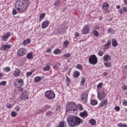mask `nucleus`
<instances>
[{"mask_svg": "<svg viewBox=\"0 0 127 127\" xmlns=\"http://www.w3.org/2000/svg\"><path fill=\"white\" fill-rule=\"evenodd\" d=\"M52 114V112L51 111H50V112H48L47 113H46V116L47 117H50V116H51Z\"/></svg>", "mask_w": 127, "mask_h": 127, "instance_id": "51", "label": "nucleus"}, {"mask_svg": "<svg viewBox=\"0 0 127 127\" xmlns=\"http://www.w3.org/2000/svg\"><path fill=\"white\" fill-rule=\"evenodd\" d=\"M92 34L94 35L95 37H98L99 36V32L98 31L93 30L92 31Z\"/></svg>", "mask_w": 127, "mask_h": 127, "instance_id": "28", "label": "nucleus"}, {"mask_svg": "<svg viewBox=\"0 0 127 127\" xmlns=\"http://www.w3.org/2000/svg\"><path fill=\"white\" fill-rule=\"evenodd\" d=\"M123 106H127V101L126 100H124L123 102Z\"/></svg>", "mask_w": 127, "mask_h": 127, "instance_id": "58", "label": "nucleus"}, {"mask_svg": "<svg viewBox=\"0 0 127 127\" xmlns=\"http://www.w3.org/2000/svg\"><path fill=\"white\" fill-rule=\"evenodd\" d=\"M47 53H50L51 52V49H49L46 51Z\"/></svg>", "mask_w": 127, "mask_h": 127, "instance_id": "62", "label": "nucleus"}, {"mask_svg": "<svg viewBox=\"0 0 127 127\" xmlns=\"http://www.w3.org/2000/svg\"><path fill=\"white\" fill-rule=\"evenodd\" d=\"M61 53V50L59 49H56L54 51V54L56 55H58L60 54Z\"/></svg>", "mask_w": 127, "mask_h": 127, "instance_id": "31", "label": "nucleus"}, {"mask_svg": "<svg viewBox=\"0 0 127 127\" xmlns=\"http://www.w3.org/2000/svg\"><path fill=\"white\" fill-rule=\"evenodd\" d=\"M50 69H51L50 66L48 65L44 68L43 70L44 71H49V70H50Z\"/></svg>", "mask_w": 127, "mask_h": 127, "instance_id": "41", "label": "nucleus"}, {"mask_svg": "<svg viewBox=\"0 0 127 127\" xmlns=\"http://www.w3.org/2000/svg\"><path fill=\"white\" fill-rule=\"evenodd\" d=\"M122 90L123 91V92H125V91H127V85H124L122 86Z\"/></svg>", "mask_w": 127, "mask_h": 127, "instance_id": "40", "label": "nucleus"}, {"mask_svg": "<svg viewBox=\"0 0 127 127\" xmlns=\"http://www.w3.org/2000/svg\"><path fill=\"white\" fill-rule=\"evenodd\" d=\"M124 12H127V7H123Z\"/></svg>", "mask_w": 127, "mask_h": 127, "instance_id": "57", "label": "nucleus"}, {"mask_svg": "<svg viewBox=\"0 0 127 127\" xmlns=\"http://www.w3.org/2000/svg\"><path fill=\"white\" fill-rule=\"evenodd\" d=\"M104 64L106 66L107 68H110V67H112V63L110 62H104Z\"/></svg>", "mask_w": 127, "mask_h": 127, "instance_id": "22", "label": "nucleus"}, {"mask_svg": "<svg viewBox=\"0 0 127 127\" xmlns=\"http://www.w3.org/2000/svg\"><path fill=\"white\" fill-rule=\"evenodd\" d=\"M34 81L36 83H38L41 81V77L40 76H37L35 78Z\"/></svg>", "mask_w": 127, "mask_h": 127, "instance_id": "32", "label": "nucleus"}, {"mask_svg": "<svg viewBox=\"0 0 127 127\" xmlns=\"http://www.w3.org/2000/svg\"><path fill=\"white\" fill-rule=\"evenodd\" d=\"M15 110H16V112H19V111H20V107H16L15 108Z\"/></svg>", "mask_w": 127, "mask_h": 127, "instance_id": "55", "label": "nucleus"}, {"mask_svg": "<svg viewBox=\"0 0 127 127\" xmlns=\"http://www.w3.org/2000/svg\"><path fill=\"white\" fill-rule=\"evenodd\" d=\"M98 55H99V56L102 57L103 56V55H104V53H103V52L100 51L98 52Z\"/></svg>", "mask_w": 127, "mask_h": 127, "instance_id": "53", "label": "nucleus"}, {"mask_svg": "<svg viewBox=\"0 0 127 127\" xmlns=\"http://www.w3.org/2000/svg\"><path fill=\"white\" fill-rule=\"evenodd\" d=\"M69 43L70 42H69V41H65L64 42L63 45L64 47L66 48L67 47V46H68V45H69Z\"/></svg>", "mask_w": 127, "mask_h": 127, "instance_id": "36", "label": "nucleus"}, {"mask_svg": "<svg viewBox=\"0 0 127 127\" xmlns=\"http://www.w3.org/2000/svg\"><path fill=\"white\" fill-rule=\"evenodd\" d=\"M27 77H30L32 75V71L27 72L26 73Z\"/></svg>", "mask_w": 127, "mask_h": 127, "instance_id": "49", "label": "nucleus"}, {"mask_svg": "<svg viewBox=\"0 0 127 127\" xmlns=\"http://www.w3.org/2000/svg\"><path fill=\"white\" fill-rule=\"evenodd\" d=\"M112 46H113V47H117V46H118V42L117 41V40H116L115 39H113L112 40Z\"/></svg>", "mask_w": 127, "mask_h": 127, "instance_id": "20", "label": "nucleus"}, {"mask_svg": "<svg viewBox=\"0 0 127 127\" xmlns=\"http://www.w3.org/2000/svg\"><path fill=\"white\" fill-rule=\"evenodd\" d=\"M89 123L92 126L96 125V120H95V119H91L89 121Z\"/></svg>", "mask_w": 127, "mask_h": 127, "instance_id": "35", "label": "nucleus"}, {"mask_svg": "<svg viewBox=\"0 0 127 127\" xmlns=\"http://www.w3.org/2000/svg\"><path fill=\"white\" fill-rule=\"evenodd\" d=\"M6 107V108H7V109H11L12 108V105L10 104H7Z\"/></svg>", "mask_w": 127, "mask_h": 127, "instance_id": "50", "label": "nucleus"}, {"mask_svg": "<svg viewBox=\"0 0 127 127\" xmlns=\"http://www.w3.org/2000/svg\"><path fill=\"white\" fill-rule=\"evenodd\" d=\"M6 85V81H2L0 82V86H5Z\"/></svg>", "mask_w": 127, "mask_h": 127, "instance_id": "44", "label": "nucleus"}, {"mask_svg": "<svg viewBox=\"0 0 127 127\" xmlns=\"http://www.w3.org/2000/svg\"><path fill=\"white\" fill-rule=\"evenodd\" d=\"M30 43V39H27L23 42V45H27V44H29Z\"/></svg>", "mask_w": 127, "mask_h": 127, "instance_id": "29", "label": "nucleus"}, {"mask_svg": "<svg viewBox=\"0 0 127 127\" xmlns=\"http://www.w3.org/2000/svg\"><path fill=\"white\" fill-rule=\"evenodd\" d=\"M78 108L80 111H83L84 110V108H83V106H82V105L81 104H78Z\"/></svg>", "mask_w": 127, "mask_h": 127, "instance_id": "47", "label": "nucleus"}, {"mask_svg": "<svg viewBox=\"0 0 127 127\" xmlns=\"http://www.w3.org/2000/svg\"><path fill=\"white\" fill-rule=\"evenodd\" d=\"M65 28H64V26H61L60 28L59 29V32L60 33H61L62 34H64V33H65Z\"/></svg>", "mask_w": 127, "mask_h": 127, "instance_id": "18", "label": "nucleus"}, {"mask_svg": "<svg viewBox=\"0 0 127 127\" xmlns=\"http://www.w3.org/2000/svg\"><path fill=\"white\" fill-rule=\"evenodd\" d=\"M66 122L70 127H77L83 123V120L75 116L70 115L67 117Z\"/></svg>", "mask_w": 127, "mask_h": 127, "instance_id": "2", "label": "nucleus"}, {"mask_svg": "<svg viewBox=\"0 0 127 127\" xmlns=\"http://www.w3.org/2000/svg\"><path fill=\"white\" fill-rule=\"evenodd\" d=\"M66 110L69 112H75L77 110V106L74 102H69L66 105Z\"/></svg>", "mask_w": 127, "mask_h": 127, "instance_id": "3", "label": "nucleus"}, {"mask_svg": "<svg viewBox=\"0 0 127 127\" xmlns=\"http://www.w3.org/2000/svg\"><path fill=\"white\" fill-rule=\"evenodd\" d=\"M115 109L116 111V112H120V111L121 110V108L120 107V106H117L115 107Z\"/></svg>", "mask_w": 127, "mask_h": 127, "instance_id": "48", "label": "nucleus"}, {"mask_svg": "<svg viewBox=\"0 0 127 127\" xmlns=\"http://www.w3.org/2000/svg\"><path fill=\"white\" fill-rule=\"evenodd\" d=\"M79 33H78V32H76L75 33V36L76 37H79Z\"/></svg>", "mask_w": 127, "mask_h": 127, "instance_id": "61", "label": "nucleus"}, {"mask_svg": "<svg viewBox=\"0 0 127 127\" xmlns=\"http://www.w3.org/2000/svg\"><path fill=\"white\" fill-rule=\"evenodd\" d=\"M109 101L108 100V99H102L101 102L99 104L98 107L99 108H104L105 107H107Z\"/></svg>", "mask_w": 127, "mask_h": 127, "instance_id": "8", "label": "nucleus"}, {"mask_svg": "<svg viewBox=\"0 0 127 127\" xmlns=\"http://www.w3.org/2000/svg\"><path fill=\"white\" fill-rule=\"evenodd\" d=\"M124 2L125 4H127V0H124Z\"/></svg>", "mask_w": 127, "mask_h": 127, "instance_id": "64", "label": "nucleus"}, {"mask_svg": "<svg viewBox=\"0 0 127 127\" xmlns=\"http://www.w3.org/2000/svg\"><path fill=\"white\" fill-rule=\"evenodd\" d=\"M66 124L65 122H61L59 123V125L57 127H65L64 125Z\"/></svg>", "mask_w": 127, "mask_h": 127, "instance_id": "33", "label": "nucleus"}, {"mask_svg": "<svg viewBox=\"0 0 127 127\" xmlns=\"http://www.w3.org/2000/svg\"><path fill=\"white\" fill-rule=\"evenodd\" d=\"M11 117H12L13 118H15V117H16V116H17V113H16L14 111H12L11 113Z\"/></svg>", "mask_w": 127, "mask_h": 127, "instance_id": "37", "label": "nucleus"}, {"mask_svg": "<svg viewBox=\"0 0 127 127\" xmlns=\"http://www.w3.org/2000/svg\"><path fill=\"white\" fill-rule=\"evenodd\" d=\"M107 97V94L103 92V91H101L100 92L98 93V98L100 101H102L103 99H105Z\"/></svg>", "mask_w": 127, "mask_h": 127, "instance_id": "10", "label": "nucleus"}, {"mask_svg": "<svg viewBox=\"0 0 127 127\" xmlns=\"http://www.w3.org/2000/svg\"><path fill=\"white\" fill-rule=\"evenodd\" d=\"M66 82H67V83H70V82H71L70 78H69V77H68V76H66Z\"/></svg>", "mask_w": 127, "mask_h": 127, "instance_id": "60", "label": "nucleus"}, {"mask_svg": "<svg viewBox=\"0 0 127 127\" xmlns=\"http://www.w3.org/2000/svg\"><path fill=\"white\" fill-rule=\"evenodd\" d=\"M26 58L27 59H32L33 58V53L30 52L27 54Z\"/></svg>", "mask_w": 127, "mask_h": 127, "instance_id": "25", "label": "nucleus"}, {"mask_svg": "<svg viewBox=\"0 0 127 127\" xmlns=\"http://www.w3.org/2000/svg\"><path fill=\"white\" fill-rule=\"evenodd\" d=\"M20 75V70L16 69L14 71V77H18Z\"/></svg>", "mask_w": 127, "mask_h": 127, "instance_id": "21", "label": "nucleus"}, {"mask_svg": "<svg viewBox=\"0 0 127 127\" xmlns=\"http://www.w3.org/2000/svg\"><path fill=\"white\" fill-rule=\"evenodd\" d=\"M88 61L91 65H96L98 63V58L96 55H92L89 57Z\"/></svg>", "mask_w": 127, "mask_h": 127, "instance_id": "6", "label": "nucleus"}, {"mask_svg": "<svg viewBox=\"0 0 127 127\" xmlns=\"http://www.w3.org/2000/svg\"><path fill=\"white\" fill-rule=\"evenodd\" d=\"M11 48V45H5L0 48V50L2 51H6V50H8V49H10Z\"/></svg>", "mask_w": 127, "mask_h": 127, "instance_id": "14", "label": "nucleus"}, {"mask_svg": "<svg viewBox=\"0 0 127 127\" xmlns=\"http://www.w3.org/2000/svg\"><path fill=\"white\" fill-rule=\"evenodd\" d=\"M50 108V106L49 105H45L44 108H43V112H45L46 110H48V109Z\"/></svg>", "mask_w": 127, "mask_h": 127, "instance_id": "42", "label": "nucleus"}, {"mask_svg": "<svg viewBox=\"0 0 127 127\" xmlns=\"http://www.w3.org/2000/svg\"><path fill=\"white\" fill-rule=\"evenodd\" d=\"M85 82H86V77L83 76L81 78V81L80 82V86H84Z\"/></svg>", "mask_w": 127, "mask_h": 127, "instance_id": "27", "label": "nucleus"}, {"mask_svg": "<svg viewBox=\"0 0 127 127\" xmlns=\"http://www.w3.org/2000/svg\"><path fill=\"white\" fill-rule=\"evenodd\" d=\"M28 6H29L28 0H17L15 4L16 9L20 13L25 12Z\"/></svg>", "mask_w": 127, "mask_h": 127, "instance_id": "1", "label": "nucleus"}, {"mask_svg": "<svg viewBox=\"0 0 127 127\" xmlns=\"http://www.w3.org/2000/svg\"><path fill=\"white\" fill-rule=\"evenodd\" d=\"M45 17V13H42L40 14V17H39V20L40 21H41Z\"/></svg>", "mask_w": 127, "mask_h": 127, "instance_id": "34", "label": "nucleus"}, {"mask_svg": "<svg viewBox=\"0 0 127 127\" xmlns=\"http://www.w3.org/2000/svg\"><path fill=\"white\" fill-rule=\"evenodd\" d=\"M103 87V83L100 82L99 84L97 85V89L98 90L101 89V88Z\"/></svg>", "mask_w": 127, "mask_h": 127, "instance_id": "43", "label": "nucleus"}, {"mask_svg": "<svg viewBox=\"0 0 127 127\" xmlns=\"http://www.w3.org/2000/svg\"><path fill=\"white\" fill-rule=\"evenodd\" d=\"M82 100L84 102H87L88 99V93L86 92H83L82 94Z\"/></svg>", "mask_w": 127, "mask_h": 127, "instance_id": "16", "label": "nucleus"}, {"mask_svg": "<svg viewBox=\"0 0 127 127\" xmlns=\"http://www.w3.org/2000/svg\"><path fill=\"white\" fill-rule=\"evenodd\" d=\"M50 22L48 20H46L43 22L42 23V28L43 29L46 28L48 27L49 25Z\"/></svg>", "mask_w": 127, "mask_h": 127, "instance_id": "15", "label": "nucleus"}, {"mask_svg": "<svg viewBox=\"0 0 127 127\" xmlns=\"http://www.w3.org/2000/svg\"><path fill=\"white\" fill-rule=\"evenodd\" d=\"M111 40H108L107 41V43H106V44H105L104 46V49H108V48H109V46H110V45H111Z\"/></svg>", "mask_w": 127, "mask_h": 127, "instance_id": "26", "label": "nucleus"}, {"mask_svg": "<svg viewBox=\"0 0 127 127\" xmlns=\"http://www.w3.org/2000/svg\"><path fill=\"white\" fill-rule=\"evenodd\" d=\"M90 103L92 106H96V105H98V100L96 99H92L91 100Z\"/></svg>", "mask_w": 127, "mask_h": 127, "instance_id": "24", "label": "nucleus"}, {"mask_svg": "<svg viewBox=\"0 0 127 127\" xmlns=\"http://www.w3.org/2000/svg\"><path fill=\"white\" fill-rule=\"evenodd\" d=\"M90 32V25H86L84 26L81 31L82 34H88Z\"/></svg>", "mask_w": 127, "mask_h": 127, "instance_id": "9", "label": "nucleus"}, {"mask_svg": "<svg viewBox=\"0 0 127 127\" xmlns=\"http://www.w3.org/2000/svg\"><path fill=\"white\" fill-rule=\"evenodd\" d=\"M109 8H110V4H109V3L105 2L103 4L102 8L104 10H107Z\"/></svg>", "mask_w": 127, "mask_h": 127, "instance_id": "17", "label": "nucleus"}, {"mask_svg": "<svg viewBox=\"0 0 127 127\" xmlns=\"http://www.w3.org/2000/svg\"><path fill=\"white\" fill-rule=\"evenodd\" d=\"M61 107L60 105H58L57 106V108H56V111H58V110H59V109H60Z\"/></svg>", "mask_w": 127, "mask_h": 127, "instance_id": "63", "label": "nucleus"}, {"mask_svg": "<svg viewBox=\"0 0 127 127\" xmlns=\"http://www.w3.org/2000/svg\"><path fill=\"white\" fill-rule=\"evenodd\" d=\"M76 68L79 69V70H82L83 69V67L80 64H77L76 66Z\"/></svg>", "mask_w": 127, "mask_h": 127, "instance_id": "46", "label": "nucleus"}, {"mask_svg": "<svg viewBox=\"0 0 127 127\" xmlns=\"http://www.w3.org/2000/svg\"><path fill=\"white\" fill-rule=\"evenodd\" d=\"M26 49L24 48H21L17 51V55L19 57L24 56L26 54Z\"/></svg>", "mask_w": 127, "mask_h": 127, "instance_id": "7", "label": "nucleus"}, {"mask_svg": "<svg viewBox=\"0 0 127 127\" xmlns=\"http://www.w3.org/2000/svg\"><path fill=\"white\" fill-rule=\"evenodd\" d=\"M10 36H11V33H10V32H8L5 35H3L2 40H3V41H7V39H8Z\"/></svg>", "mask_w": 127, "mask_h": 127, "instance_id": "11", "label": "nucleus"}, {"mask_svg": "<svg viewBox=\"0 0 127 127\" xmlns=\"http://www.w3.org/2000/svg\"><path fill=\"white\" fill-rule=\"evenodd\" d=\"M119 12H120V14H123L124 13V9H123V8H121L119 10Z\"/></svg>", "mask_w": 127, "mask_h": 127, "instance_id": "52", "label": "nucleus"}, {"mask_svg": "<svg viewBox=\"0 0 127 127\" xmlns=\"http://www.w3.org/2000/svg\"><path fill=\"white\" fill-rule=\"evenodd\" d=\"M61 4V3H60V1H59V0H57L54 4V5H56V6H59V5H60Z\"/></svg>", "mask_w": 127, "mask_h": 127, "instance_id": "39", "label": "nucleus"}, {"mask_svg": "<svg viewBox=\"0 0 127 127\" xmlns=\"http://www.w3.org/2000/svg\"><path fill=\"white\" fill-rule=\"evenodd\" d=\"M28 93L27 92H25L21 94L20 96V98L21 100H24L25 101H26V100H28Z\"/></svg>", "mask_w": 127, "mask_h": 127, "instance_id": "12", "label": "nucleus"}, {"mask_svg": "<svg viewBox=\"0 0 127 127\" xmlns=\"http://www.w3.org/2000/svg\"><path fill=\"white\" fill-rule=\"evenodd\" d=\"M79 116H80L81 118H87V117H88V112H87V111H83L80 113Z\"/></svg>", "mask_w": 127, "mask_h": 127, "instance_id": "19", "label": "nucleus"}, {"mask_svg": "<svg viewBox=\"0 0 127 127\" xmlns=\"http://www.w3.org/2000/svg\"><path fill=\"white\" fill-rule=\"evenodd\" d=\"M118 127H127V124L120 123L118 124Z\"/></svg>", "mask_w": 127, "mask_h": 127, "instance_id": "38", "label": "nucleus"}, {"mask_svg": "<svg viewBox=\"0 0 127 127\" xmlns=\"http://www.w3.org/2000/svg\"><path fill=\"white\" fill-rule=\"evenodd\" d=\"M80 76V72L79 71H74L73 72V76L74 78H78Z\"/></svg>", "mask_w": 127, "mask_h": 127, "instance_id": "23", "label": "nucleus"}, {"mask_svg": "<svg viewBox=\"0 0 127 127\" xmlns=\"http://www.w3.org/2000/svg\"><path fill=\"white\" fill-rule=\"evenodd\" d=\"M45 96L48 100H53L55 98V93L52 90H48L45 93Z\"/></svg>", "mask_w": 127, "mask_h": 127, "instance_id": "4", "label": "nucleus"}, {"mask_svg": "<svg viewBox=\"0 0 127 127\" xmlns=\"http://www.w3.org/2000/svg\"><path fill=\"white\" fill-rule=\"evenodd\" d=\"M107 32H108V33H112V32H113V29H112V28H109L108 29V30Z\"/></svg>", "mask_w": 127, "mask_h": 127, "instance_id": "54", "label": "nucleus"}, {"mask_svg": "<svg viewBox=\"0 0 127 127\" xmlns=\"http://www.w3.org/2000/svg\"><path fill=\"white\" fill-rule=\"evenodd\" d=\"M64 56L65 57V58H68L69 57H71V54L67 53V54L64 55Z\"/></svg>", "mask_w": 127, "mask_h": 127, "instance_id": "45", "label": "nucleus"}, {"mask_svg": "<svg viewBox=\"0 0 127 127\" xmlns=\"http://www.w3.org/2000/svg\"><path fill=\"white\" fill-rule=\"evenodd\" d=\"M23 85V80L20 78H16L14 81V85L16 88H21Z\"/></svg>", "mask_w": 127, "mask_h": 127, "instance_id": "5", "label": "nucleus"}, {"mask_svg": "<svg viewBox=\"0 0 127 127\" xmlns=\"http://www.w3.org/2000/svg\"><path fill=\"white\" fill-rule=\"evenodd\" d=\"M100 30V27L96 26L94 27V29H93V30Z\"/></svg>", "mask_w": 127, "mask_h": 127, "instance_id": "56", "label": "nucleus"}, {"mask_svg": "<svg viewBox=\"0 0 127 127\" xmlns=\"http://www.w3.org/2000/svg\"><path fill=\"white\" fill-rule=\"evenodd\" d=\"M16 13H17L16 10L15 9H13L12 11V14L13 15H15L16 14Z\"/></svg>", "mask_w": 127, "mask_h": 127, "instance_id": "59", "label": "nucleus"}, {"mask_svg": "<svg viewBox=\"0 0 127 127\" xmlns=\"http://www.w3.org/2000/svg\"><path fill=\"white\" fill-rule=\"evenodd\" d=\"M103 62H110L112 58L111 57V56L109 55H105L103 56Z\"/></svg>", "mask_w": 127, "mask_h": 127, "instance_id": "13", "label": "nucleus"}, {"mask_svg": "<svg viewBox=\"0 0 127 127\" xmlns=\"http://www.w3.org/2000/svg\"><path fill=\"white\" fill-rule=\"evenodd\" d=\"M10 71V67L7 66L3 68V71L5 72H9Z\"/></svg>", "mask_w": 127, "mask_h": 127, "instance_id": "30", "label": "nucleus"}]
</instances>
